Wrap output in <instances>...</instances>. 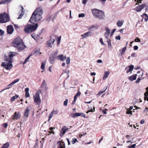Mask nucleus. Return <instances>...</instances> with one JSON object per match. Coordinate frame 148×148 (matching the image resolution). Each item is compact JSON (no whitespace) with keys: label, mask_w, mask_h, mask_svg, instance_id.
Listing matches in <instances>:
<instances>
[{"label":"nucleus","mask_w":148,"mask_h":148,"mask_svg":"<svg viewBox=\"0 0 148 148\" xmlns=\"http://www.w3.org/2000/svg\"><path fill=\"white\" fill-rule=\"evenodd\" d=\"M115 38L116 40H120L121 39V37L119 35L118 36H116L115 37Z\"/></svg>","instance_id":"obj_49"},{"label":"nucleus","mask_w":148,"mask_h":148,"mask_svg":"<svg viewBox=\"0 0 148 148\" xmlns=\"http://www.w3.org/2000/svg\"><path fill=\"white\" fill-rule=\"evenodd\" d=\"M25 96L26 97H29L30 95L29 93V92H28L25 93Z\"/></svg>","instance_id":"obj_54"},{"label":"nucleus","mask_w":148,"mask_h":148,"mask_svg":"<svg viewBox=\"0 0 148 148\" xmlns=\"http://www.w3.org/2000/svg\"><path fill=\"white\" fill-rule=\"evenodd\" d=\"M41 92L40 91H37L34 98V101L35 102L37 103V104H40L41 103V100L40 96V94Z\"/></svg>","instance_id":"obj_6"},{"label":"nucleus","mask_w":148,"mask_h":148,"mask_svg":"<svg viewBox=\"0 0 148 148\" xmlns=\"http://www.w3.org/2000/svg\"><path fill=\"white\" fill-rule=\"evenodd\" d=\"M126 113L127 114H132V112L130 110H127L126 112Z\"/></svg>","instance_id":"obj_50"},{"label":"nucleus","mask_w":148,"mask_h":148,"mask_svg":"<svg viewBox=\"0 0 148 148\" xmlns=\"http://www.w3.org/2000/svg\"><path fill=\"white\" fill-rule=\"evenodd\" d=\"M144 100H147L148 101V91L147 93H144Z\"/></svg>","instance_id":"obj_31"},{"label":"nucleus","mask_w":148,"mask_h":148,"mask_svg":"<svg viewBox=\"0 0 148 148\" xmlns=\"http://www.w3.org/2000/svg\"><path fill=\"white\" fill-rule=\"evenodd\" d=\"M7 33L9 34H12L14 30L13 26L11 25L7 26Z\"/></svg>","instance_id":"obj_9"},{"label":"nucleus","mask_w":148,"mask_h":148,"mask_svg":"<svg viewBox=\"0 0 148 148\" xmlns=\"http://www.w3.org/2000/svg\"><path fill=\"white\" fill-rule=\"evenodd\" d=\"M19 96L18 95H16L12 97L11 98V102L13 101L14 100L17 98Z\"/></svg>","instance_id":"obj_26"},{"label":"nucleus","mask_w":148,"mask_h":148,"mask_svg":"<svg viewBox=\"0 0 148 148\" xmlns=\"http://www.w3.org/2000/svg\"><path fill=\"white\" fill-rule=\"evenodd\" d=\"M81 94V93L79 92V91L76 93V94L75 95L76 96H77V97L78 96H80V95Z\"/></svg>","instance_id":"obj_55"},{"label":"nucleus","mask_w":148,"mask_h":148,"mask_svg":"<svg viewBox=\"0 0 148 148\" xmlns=\"http://www.w3.org/2000/svg\"><path fill=\"white\" fill-rule=\"evenodd\" d=\"M91 11L95 18H98L100 20H102L104 18L105 16L103 11L96 9H92Z\"/></svg>","instance_id":"obj_2"},{"label":"nucleus","mask_w":148,"mask_h":148,"mask_svg":"<svg viewBox=\"0 0 148 148\" xmlns=\"http://www.w3.org/2000/svg\"><path fill=\"white\" fill-rule=\"evenodd\" d=\"M108 110L107 109H105L104 110H102V112L104 114H107V112H106V111H107Z\"/></svg>","instance_id":"obj_52"},{"label":"nucleus","mask_w":148,"mask_h":148,"mask_svg":"<svg viewBox=\"0 0 148 148\" xmlns=\"http://www.w3.org/2000/svg\"><path fill=\"white\" fill-rule=\"evenodd\" d=\"M107 42L108 43V47L109 49L111 47V40L109 38H108L107 40Z\"/></svg>","instance_id":"obj_30"},{"label":"nucleus","mask_w":148,"mask_h":148,"mask_svg":"<svg viewBox=\"0 0 148 148\" xmlns=\"http://www.w3.org/2000/svg\"><path fill=\"white\" fill-rule=\"evenodd\" d=\"M9 143H7L4 144L2 145L1 148H7L9 147Z\"/></svg>","instance_id":"obj_27"},{"label":"nucleus","mask_w":148,"mask_h":148,"mask_svg":"<svg viewBox=\"0 0 148 148\" xmlns=\"http://www.w3.org/2000/svg\"><path fill=\"white\" fill-rule=\"evenodd\" d=\"M12 62L9 58H5V62H2L1 66L6 69L8 70L11 69L13 66Z\"/></svg>","instance_id":"obj_3"},{"label":"nucleus","mask_w":148,"mask_h":148,"mask_svg":"<svg viewBox=\"0 0 148 148\" xmlns=\"http://www.w3.org/2000/svg\"><path fill=\"white\" fill-rule=\"evenodd\" d=\"M69 129L67 128L65 126H63L62 129L61 131H60V136L61 137L63 136L65 134L66 132Z\"/></svg>","instance_id":"obj_11"},{"label":"nucleus","mask_w":148,"mask_h":148,"mask_svg":"<svg viewBox=\"0 0 148 148\" xmlns=\"http://www.w3.org/2000/svg\"><path fill=\"white\" fill-rule=\"evenodd\" d=\"M140 80V78H138L137 80L136 81V83H139Z\"/></svg>","instance_id":"obj_62"},{"label":"nucleus","mask_w":148,"mask_h":148,"mask_svg":"<svg viewBox=\"0 0 148 148\" xmlns=\"http://www.w3.org/2000/svg\"><path fill=\"white\" fill-rule=\"evenodd\" d=\"M40 87L43 90L45 91L47 90L48 89L47 84H41Z\"/></svg>","instance_id":"obj_20"},{"label":"nucleus","mask_w":148,"mask_h":148,"mask_svg":"<svg viewBox=\"0 0 148 148\" xmlns=\"http://www.w3.org/2000/svg\"><path fill=\"white\" fill-rule=\"evenodd\" d=\"M45 63L44 62H42V63L41 66V68L43 70H44L45 69Z\"/></svg>","instance_id":"obj_36"},{"label":"nucleus","mask_w":148,"mask_h":148,"mask_svg":"<svg viewBox=\"0 0 148 148\" xmlns=\"http://www.w3.org/2000/svg\"><path fill=\"white\" fill-rule=\"evenodd\" d=\"M56 58L58 60H60L61 61H63L66 59V57L65 56H64L63 55L61 54L57 56L56 57Z\"/></svg>","instance_id":"obj_16"},{"label":"nucleus","mask_w":148,"mask_h":148,"mask_svg":"<svg viewBox=\"0 0 148 148\" xmlns=\"http://www.w3.org/2000/svg\"><path fill=\"white\" fill-rule=\"evenodd\" d=\"M31 56V55L29 56L25 60L24 62H23V64H25V63L27 62V61L29 60V58Z\"/></svg>","instance_id":"obj_38"},{"label":"nucleus","mask_w":148,"mask_h":148,"mask_svg":"<svg viewBox=\"0 0 148 148\" xmlns=\"http://www.w3.org/2000/svg\"><path fill=\"white\" fill-rule=\"evenodd\" d=\"M80 116H82L84 118H85V114L83 113H80Z\"/></svg>","instance_id":"obj_53"},{"label":"nucleus","mask_w":148,"mask_h":148,"mask_svg":"<svg viewBox=\"0 0 148 148\" xmlns=\"http://www.w3.org/2000/svg\"><path fill=\"white\" fill-rule=\"evenodd\" d=\"M80 113H76L74 114L73 115V118H74L76 117L80 116Z\"/></svg>","instance_id":"obj_33"},{"label":"nucleus","mask_w":148,"mask_h":148,"mask_svg":"<svg viewBox=\"0 0 148 148\" xmlns=\"http://www.w3.org/2000/svg\"><path fill=\"white\" fill-rule=\"evenodd\" d=\"M66 64H69L70 62V59L69 57H68L66 60Z\"/></svg>","instance_id":"obj_41"},{"label":"nucleus","mask_w":148,"mask_h":148,"mask_svg":"<svg viewBox=\"0 0 148 148\" xmlns=\"http://www.w3.org/2000/svg\"><path fill=\"white\" fill-rule=\"evenodd\" d=\"M24 30L26 34L30 33L32 32L29 25H28L25 27Z\"/></svg>","instance_id":"obj_13"},{"label":"nucleus","mask_w":148,"mask_h":148,"mask_svg":"<svg viewBox=\"0 0 148 148\" xmlns=\"http://www.w3.org/2000/svg\"><path fill=\"white\" fill-rule=\"evenodd\" d=\"M42 15L35 13L33 15V13L32 16L29 20L31 23H34V22H37L40 21L42 18Z\"/></svg>","instance_id":"obj_4"},{"label":"nucleus","mask_w":148,"mask_h":148,"mask_svg":"<svg viewBox=\"0 0 148 148\" xmlns=\"http://www.w3.org/2000/svg\"><path fill=\"white\" fill-rule=\"evenodd\" d=\"M85 16V15L84 13H81L79 14L78 15V17L79 18L84 17Z\"/></svg>","instance_id":"obj_39"},{"label":"nucleus","mask_w":148,"mask_h":148,"mask_svg":"<svg viewBox=\"0 0 148 148\" xmlns=\"http://www.w3.org/2000/svg\"><path fill=\"white\" fill-rule=\"evenodd\" d=\"M97 62L98 63H102V60H97Z\"/></svg>","instance_id":"obj_63"},{"label":"nucleus","mask_w":148,"mask_h":148,"mask_svg":"<svg viewBox=\"0 0 148 148\" xmlns=\"http://www.w3.org/2000/svg\"><path fill=\"white\" fill-rule=\"evenodd\" d=\"M87 1V0H83L82 3L84 5L86 4Z\"/></svg>","instance_id":"obj_61"},{"label":"nucleus","mask_w":148,"mask_h":148,"mask_svg":"<svg viewBox=\"0 0 148 148\" xmlns=\"http://www.w3.org/2000/svg\"><path fill=\"white\" fill-rule=\"evenodd\" d=\"M30 27L32 32L35 31L38 27V24L37 23H35L34 25H30Z\"/></svg>","instance_id":"obj_15"},{"label":"nucleus","mask_w":148,"mask_h":148,"mask_svg":"<svg viewBox=\"0 0 148 148\" xmlns=\"http://www.w3.org/2000/svg\"><path fill=\"white\" fill-rule=\"evenodd\" d=\"M146 6L145 4H142L136 7L135 10L137 12H140L143 9H144Z\"/></svg>","instance_id":"obj_10"},{"label":"nucleus","mask_w":148,"mask_h":148,"mask_svg":"<svg viewBox=\"0 0 148 148\" xmlns=\"http://www.w3.org/2000/svg\"><path fill=\"white\" fill-rule=\"evenodd\" d=\"M134 66L132 65L129 66V69H130V70L131 71H132L134 69Z\"/></svg>","instance_id":"obj_44"},{"label":"nucleus","mask_w":148,"mask_h":148,"mask_svg":"<svg viewBox=\"0 0 148 148\" xmlns=\"http://www.w3.org/2000/svg\"><path fill=\"white\" fill-rule=\"evenodd\" d=\"M25 112L24 113V116L26 117H27L28 116V114L29 113L30 110L28 108H27L25 110Z\"/></svg>","instance_id":"obj_18"},{"label":"nucleus","mask_w":148,"mask_h":148,"mask_svg":"<svg viewBox=\"0 0 148 148\" xmlns=\"http://www.w3.org/2000/svg\"><path fill=\"white\" fill-rule=\"evenodd\" d=\"M100 2H101L103 4L105 3V2L106 1V0H99Z\"/></svg>","instance_id":"obj_58"},{"label":"nucleus","mask_w":148,"mask_h":148,"mask_svg":"<svg viewBox=\"0 0 148 148\" xmlns=\"http://www.w3.org/2000/svg\"><path fill=\"white\" fill-rule=\"evenodd\" d=\"M110 73V72L108 71H106L104 74L103 76V79H106L108 77L109 74Z\"/></svg>","instance_id":"obj_22"},{"label":"nucleus","mask_w":148,"mask_h":148,"mask_svg":"<svg viewBox=\"0 0 148 148\" xmlns=\"http://www.w3.org/2000/svg\"><path fill=\"white\" fill-rule=\"evenodd\" d=\"M89 110L87 111L86 112V113H88L89 112H93L95 111V108L94 107H93V109H92V108H89Z\"/></svg>","instance_id":"obj_34"},{"label":"nucleus","mask_w":148,"mask_h":148,"mask_svg":"<svg viewBox=\"0 0 148 148\" xmlns=\"http://www.w3.org/2000/svg\"><path fill=\"white\" fill-rule=\"evenodd\" d=\"M100 42H101V44L103 45H104L105 44L103 43V39L102 38H100L99 39Z\"/></svg>","instance_id":"obj_46"},{"label":"nucleus","mask_w":148,"mask_h":148,"mask_svg":"<svg viewBox=\"0 0 148 148\" xmlns=\"http://www.w3.org/2000/svg\"><path fill=\"white\" fill-rule=\"evenodd\" d=\"M13 85V84H12V83H11L9 84L8 85V87L6 88L5 89H8L10 88H11Z\"/></svg>","instance_id":"obj_42"},{"label":"nucleus","mask_w":148,"mask_h":148,"mask_svg":"<svg viewBox=\"0 0 148 148\" xmlns=\"http://www.w3.org/2000/svg\"><path fill=\"white\" fill-rule=\"evenodd\" d=\"M35 13L36 14H37L42 15L43 13L42 9L40 7H39L36 8L33 12V15Z\"/></svg>","instance_id":"obj_7"},{"label":"nucleus","mask_w":148,"mask_h":148,"mask_svg":"<svg viewBox=\"0 0 148 148\" xmlns=\"http://www.w3.org/2000/svg\"><path fill=\"white\" fill-rule=\"evenodd\" d=\"M116 30V29H113L112 30V32H111L110 34V36H112L113 35V34H114V32Z\"/></svg>","instance_id":"obj_47"},{"label":"nucleus","mask_w":148,"mask_h":148,"mask_svg":"<svg viewBox=\"0 0 148 148\" xmlns=\"http://www.w3.org/2000/svg\"><path fill=\"white\" fill-rule=\"evenodd\" d=\"M91 32H88L83 34L81 35V36L82 37V39L86 38L87 37L91 36Z\"/></svg>","instance_id":"obj_14"},{"label":"nucleus","mask_w":148,"mask_h":148,"mask_svg":"<svg viewBox=\"0 0 148 148\" xmlns=\"http://www.w3.org/2000/svg\"><path fill=\"white\" fill-rule=\"evenodd\" d=\"M137 76V74H135L134 75V76H131L130 77H129V79L131 81H133L136 79V77Z\"/></svg>","instance_id":"obj_23"},{"label":"nucleus","mask_w":148,"mask_h":148,"mask_svg":"<svg viewBox=\"0 0 148 148\" xmlns=\"http://www.w3.org/2000/svg\"><path fill=\"white\" fill-rule=\"evenodd\" d=\"M13 53H14L12 52H10V54L9 55V57L8 58H9L10 60H11V58H13L14 56V55L13 54Z\"/></svg>","instance_id":"obj_32"},{"label":"nucleus","mask_w":148,"mask_h":148,"mask_svg":"<svg viewBox=\"0 0 148 148\" xmlns=\"http://www.w3.org/2000/svg\"><path fill=\"white\" fill-rule=\"evenodd\" d=\"M55 110H53L51 113L49 114V116L48 121H49L50 119L53 116V114L54 113Z\"/></svg>","instance_id":"obj_29"},{"label":"nucleus","mask_w":148,"mask_h":148,"mask_svg":"<svg viewBox=\"0 0 148 148\" xmlns=\"http://www.w3.org/2000/svg\"><path fill=\"white\" fill-rule=\"evenodd\" d=\"M4 34V32L3 31L0 29V35H2Z\"/></svg>","instance_id":"obj_51"},{"label":"nucleus","mask_w":148,"mask_h":148,"mask_svg":"<svg viewBox=\"0 0 148 148\" xmlns=\"http://www.w3.org/2000/svg\"><path fill=\"white\" fill-rule=\"evenodd\" d=\"M105 30L106 31V33H108L109 34L110 33V30L108 27H106L105 28Z\"/></svg>","instance_id":"obj_45"},{"label":"nucleus","mask_w":148,"mask_h":148,"mask_svg":"<svg viewBox=\"0 0 148 148\" xmlns=\"http://www.w3.org/2000/svg\"><path fill=\"white\" fill-rule=\"evenodd\" d=\"M136 145V144H133L130 146L131 147V148H135Z\"/></svg>","instance_id":"obj_64"},{"label":"nucleus","mask_w":148,"mask_h":148,"mask_svg":"<svg viewBox=\"0 0 148 148\" xmlns=\"http://www.w3.org/2000/svg\"><path fill=\"white\" fill-rule=\"evenodd\" d=\"M29 88H25V93L28 92H29Z\"/></svg>","instance_id":"obj_56"},{"label":"nucleus","mask_w":148,"mask_h":148,"mask_svg":"<svg viewBox=\"0 0 148 148\" xmlns=\"http://www.w3.org/2000/svg\"><path fill=\"white\" fill-rule=\"evenodd\" d=\"M126 49V46L123 47L122 49L120 50L119 51L121 52V56L123 55L125 53Z\"/></svg>","instance_id":"obj_25"},{"label":"nucleus","mask_w":148,"mask_h":148,"mask_svg":"<svg viewBox=\"0 0 148 148\" xmlns=\"http://www.w3.org/2000/svg\"><path fill=\"white\" fill-rule=\"evenodd\" d=\"M55 58L50 55L49 58V61L51 64H52L54 63Z\"/></svg>","instance_id":"obj_19"},{"label":"nucleus","mask_w":148,"mask_h":148,"mask_svg":"<svg viewBox=\"0 0 148 148\" xmlns=\"http://www.w3.org/2000/svg\"><path fill=\"white\" fill-rule=\"evenodd\" d=\"M134 49L135 50H137L138 49V46L136 45H135V46H134Z\"/></svg>","instance_id":"obj_57"},{"label":"nucleus","mask_w":148,"mask_h":148,"mask_svg":"<svg viewBox=\"0 0 148 148\" xmlns=\"http://www.w3.org/2000/svg\"><path fill=\"white\" fill-rule=\"evenodd\" d=\"M11 0H2L0 2V4H7L11 2Z\"/></svg>","instance_id":"obj_21"},{"label":"nucleus","mask_w":148,"mask_h":148,"mask_svg":"<svg viewBox=\"0 0 148 148\" xmlns=\"http://www.w3.org/2000/svg\"><path fill=\"white\" fill-rule=\"evenodd\" d=\"M13 117L14 119H19L21 117V114L20 112H15L13 115Z\"/></svg>","instance_id":"obj_17"},{"label":"nucleus","mask_w":148,"mask_h":148,"mask_svg":"<svg viewBox=\"0 0 148 148\" xmlns=\"http://www.w3.org/2000/svg\"><path fill=\"white\" fill-rule=\"evenodd\" d=\"M13 46L16 48L18 51H21L23 50L26 47L22 40L19 37L15 38L12 42Z\"/></svg>","instance_id":"obj_1"},{"label":"nucleus","mask_w":148,"mask_h":148,"mask_svg":"<svg viewBox=\"0 0 148 148\" xmlns=\"http://www.w3.org/2000/svg\"><path fill=\"white\" fill-rule=\"evenodd\" d=\"M135 42H140V40L137 37L135 39Z\"/></svg>","instance_id":"obj_48"},{"label":"nucleus","mask_w":148,"mask_h":148,"mask_svg":"<svg viewBox=\"0 0 148 148\" xmlns=\"http://www.w3.org/2000/svg\"><path fill=\"white\" fill-rule=\"evenodd\" d=\"M71 143L73 144H74L75 143L77 142H78V140H77V139L76 138H73L72 139V140L71 141Z\"/></svg>","instance_id":"obj_35"},{"label":"nucleus","mask_w":148,"mask_h":148,"mask_svg":"<svg viewBox=\"0 0 148 148\" xmlns=\"http://www.w3.org/2000/svg\"><path fill=\"white\" fill-rule=\"evenodd\" d=\"M58 148H65V145L64 142L58 141L57 143Z\"/></svg>","instance_id":"obj_12"},{"label":"nucleus","mask_w":148,"mask_h":148,"mask_svg":"<svg viewBox=\"0 0 148 148\" xmlns=\"http://www.w3.org/2000/svg\"><path fill=\"white\" fill-rule=\"evenodd\" d=\"M123 22L121 21H119L116 23V24L117 26L119 27H121L123 24Z\"/></svg>","instance_id":"obj_28"},{"label":"nucleus","mask_w":148,"mask_h":148,"mask_svg":"<svg viewBox=\"0 0 148 148\" xmlns=\"http://www.w3.org/2000/svg\"><path fill=\"white\" fill-rule=\"evenodd\" d=\"M58 54V51L57 50H56V51L53 52L50 55L56 58V56Z\"/></svg>","instance_id":"obj_24"},{"label":"nucleus","mask_w":148,"mask_h":148,"mask_svg":"<svg viewBox=\"0 0 148 148\" xmlns=\"http://www.w3.org/2000/svg\"><path fill=\"white\" fill-rule=\"evenodd\" d=\"M110 34L108 33L105 32L104 34V36L106 38H108V37L109 35Z\"/></svg>","instance_id":"obj_43"},{"label":"nucleus","mask_w":148,"mask_h":148,"mask_svg":"<svg viewBox=\"0 0 148 148\" xmlns=\"http://www.w3.org/2000/svg\"><path fill=\"white\" fill-rule=\"evenodd\" d=\"M68 99H66L64 102V105L65 106H66L67 105L68 102Z\"/></svg>","instance_id":"obj_40"},{"label":"nucleus","mask_w":148,"mask_h":148,"mask_svg":"<svg viewBox=\"0 0 148 148\" xmlns=\"http://www.w3.org/2000/svg\"><path fill=\"white\" fill-rule=\"evenodd\" d=\"M20 80L19 79H15L13 81L12 83V84H13V85L14 84H15V83L18 82Z\"/></svg>","instance_id":"obj_37"},{"label":"nucleus","mask_w":148,"mask_h":148,"mask_svg":"<svg viewBox=\"0 0 148 148\" xmlns=\"http://www.w3.org/2000/svg\"><path fill=\"white\" fill-rule=\"evenodd\" d=\"M55 40V39L52 38L50 36L49 40L47 42V45L48 47L51 48L52 46H51V45L53 44Z\"/></svg>","instance_id":"obj_8"},{"label":"nucleus","mask_w":148,"mask_h":148,"mask_svg":"<svg viewBox=\"0 0 148 148\" xmlns=\"http://www.w3.org/2000/svg\"><path fill=\"white\" fill-rule=\"evenodd\" d=\"M107 87H105L101 90L102 92H104L107 89Z\"/></svg>","instance_id":"obj_60"},{"label":"nucleus","mask_w":148,"mask_h":148,"mask_svg":"<svg viewBox=\"0 0 148 148\" xmlns=\"http://www.w3.org/2000/svg\"><path fill=\"white\" fill-rule=\"evenodd\" d=\"M9 18L8 14L4 12L0 14V23H6L9 21Z\"/></svg>","instance_id":"obj_5"},{"label":"nucleus","mask_w":148,"mask_h":148,"mask_svg":"<svg viewBox=\"0 0 148 148\" xmlns=\"http://www.w3.org/2000/svg\"><path fill=\"white\" fill-rule=\"evenodd\" d=\"M3 126L5 128H6L8 126V124L6 123H5L3 124Z\"/></svg>","instance_id":"obj_59"}]
</instances>
